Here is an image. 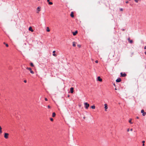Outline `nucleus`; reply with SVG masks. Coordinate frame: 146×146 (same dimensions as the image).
Segmentation results:
<instances>
[{"mask_svg": "<svg viewBox=\"0 0 146 146\" xmlns=\"http://www.w3.org/2000/svg\"><path fill=\"white\" fill-rule=\"evenodd\" d=\"M5 45H6V46L7 47H8L9 46L8 44H5Z\"/></svg>", "mask_w": 146, "mask_h": 146, "instance_id": "27", "label": "nucleus"}, {"mask_svg": "<svg viewBox=\"0 0 146 146\" xmlns=\"http://www.w3.org/2000/svg\"><path fill=\"white\" fill-rule=\"evenodd\" d=\"M46 31L48 32H49L50 31L49 28L48 27H47L46 28Z\"/></svg>", "mask_w": 146, "mask_h": 146, "instance_id": "16", "label": "nucleus"}, {"mask_svg": "<svg viewBox=\"0 0 146 146\" xmlns=\"http://www.w3.org/2000/svg\"><path fill=\"white\" fill-rule=\"evenodd\" d=\"M145 54L146 55V51L145 52Z\"/></svg>", "mask_w": 146, "mask_h": 146, "instance_id": "40", "label": "nucleus"}, {"mask_svg": "<svg viewBox=\"0 0 146 146\" xmlns=\"http://www.w3.org/2000/svg\"><path fill=\"white\" fill-rule=\"evenodd\" d=\"M50 120H51V121H53V118H51L50 119Z\"/></svg>", "mask_w": 146, "mask_h": 146, "instance_id": "29", "label": "nucleus"}, {"mask_svg": "<svg viewBox=\"0 0 146 146\" xmlns=\"http://www.w3.org/2000/svg\"><path fill=\"white\" fill-rule=\"evenodd\" d=\"M29 31H31L32 32L33 31V30L32 29V27H29Z\"/></svg>", "mask_w": 146, "mask_h": 146, "instance_id": "11", "label": "nucleus"}, {"mask_svg": "<svg viewBox=\"0 0 146 146\" xmlns=\"http://www.w3.org/2000/svg\"><path fill=\"white\" fill-rule=\"evenodd\" d=\"M24 82L25 83H26L27 82V81L26 80H24Z\"/></svg>", "mask_w": 146, "mask_h": 146, "instance_id": "34", "label": "nucleus"}, {"mask_svg": "<svg viewBox=\"0 0 146 146\" xmlns=\"http://www.w3.org/2000/svg\"><path fill=\"white\" fill-rule=\"evenodd\" d=\"M91 108L92 109H95V106H91Z\"/></svg>", "mask_w": 146, "mask_h": 146, "instance_id": "18", "label": "nucleus"}, {"mask_svg": "<svg viewBox=\"0 0 146 146\" xmlns=\"http://www.w3.org/2000/svg\"><path fill=\"white\" fill-rule=\"evenodd\" d=\"M77 33H78L77 31H76L75 32H73L72 33L73 35L74 36L76 35Z\"/></svg>", "mask_w": 146, "mask_h": 146, "instance_id": "10", "label": "nucleus"}, {"mask_svg": "<svg viewBox=\"0 0 146 146\" xmlns=\"http://www.w3.org/2000/svg\"><path fill=\"white\" fill-rule=\"evenodd\" d=\"M26 69L29 70L31 74H34V72L32 70V69L31 68L27 67Z\"/></svg>", "mask_w": 146, "mask_h": 146, "instance_id": "1", "label": "nucleus"}, {"mask_svg": "<svg viewBox=\"0 0 146 146\" xmlns=\"http://www.w3.org/2000/svg\"><path fill=\"white\" fill-rule=\"evenodd\" d=\"M30 66H32V67H34V64H33L31 62L30 63Z\"/></svg>", "mask_w": 146, "mask_h": 146, "instance_id": "19", "label": "nucleus"}, {"mask_svg": "<svg viewBox=\"0 0 146 146\" xmlns=\"http://www.w3.org/2000/svg\"><path fill=\"white\" fill-rule=\"evenodd\" d=\"M47 1L48 3V4L49 5H52L53 3L52 2H50V0H47Z\"/></svg>", "mask_w": 146, "mask_h": 146, "instance_id": "12", "label": "nucleus"}, {"mask_svg": "<svg viewBox=\"0 0 146 146\" xmlns=\"http://www.w3.org/2000/svg\"><path fill=\"white\" fill-rule=\"evenodd\" d=\"M3 44H6L5 42H4L3 43Z\"/></svg>", "mask_w": 146, "mask_h": 146, "instance_id": "41", "label": "nucleus"}, {"mask_svg": "<svg viewBox=\"0 0 146 146\" xmlns=\"http://www.w3.org/2000/svg\"><path fill=\"white\" fill-rule=\"evenodd\" d=\"M125 3H128V1H126Z\"/></svg>", "mask_w": 146, "mask_h": 146, "instance_id": "39", "label": "nucleus"}, {"mask_svg": "<svg viewBox=\"0 0 146 146\" xmlns=\"http://www.w3.org/2000/svg\"><path fill=\"white\" fill-rule=\"evenodd\" d=\"M115 90H116L117 89H116V88H115Z\"/></svg>", "mask_w": 146, "mask_h": 146, "instance_id": "43", "label": "nucleus"}, {"mask_svg": "<svg viewBox=\"0 0 146 146\" xmlns=\"http://www.w3.org/2000/svg\"><path fill=\"white\" fill-rule=\"evenodd\" d=\"M136 118H137V119H139V117H138V116H137V117H136Z\"/></svg>", "mask_w": 146, "mask_h": 146, "instance_id": "37", "label": "nucleus"}, {"mask_svg": "<svg viewBox=\"0 0 146 146\" xmlns=\"http://www.w3.org/2000/svg\"><path fill=\"white\" fill-rule=\"evenodd\" d=\"M70 16L72 17H74V13L73 12H71L70 14Z\"/></svg>", "mask_w": 146, "mask_h": 146, "instance_id": "14", "label": "nucleus"}, {"mask_svg": "<svg viewBox=\"0 0 146 146\" xmlns=\"http://www.w3.org/2000/svg\"><path fill=\"white\" fill-rule=\"evenodd\" d=\"M77 46L79 48H80L81 47V45L80 44H78L77 45Z\"/></svg>", "mask_w": 146, "mask_h": 146, "instance_id": "25", "label": "nucleus"}, {"mask_svg": "<svg viewBox=\"0 0 146 146\" xmlns=\"http://www.w3.org/2000/svg\"><path fill=\"white\" fill-rule=\"evenodd\" d=\"M139 0H135V1L136 3H137Z\"/></svg>", "mask_w": 146, "mask_h": 146, "instance_id": "24", "label": "nucleus"}, {"mask_svg": "<svg viewBox=\"0 0 146 146\" xmlns=\"http://www.w3.org/2000/svg\"><path fill=\"white\" fill-rule=\"evenodd\" d=\"M95 62L96 63H98V60H96L95 61Z\"/></svg>", "mask_w": 146, "mask_h": 146, "instance_id": "30", "label": "nucleus"}, {"mask_svg": "<svg viewBox=\"0 0 146 146\" xmlns=\"http://www.w3.org/2000/svg\"><path fill=\"white\" fill-rule=\"evenodd\" d=\"M142 142V143H143L142 145L143 146H145L144 143H145V141H143Z\"/></svg>", "mask_w": 146, "mask_h": 146, "instance_id": "23", "label": "nucleus"}, {"mask_svg": "<svg viewBox=\"0 0 146 146\" xmlns=\"http://www.w3.org/2000/svg\"><path fill=\"white\" fill-rule=\"evenodd\" d=\"M141 112L142 113V115L143 116H145L146 114V112H145L143 110H142Z\"/></svg>", "mask_w": 146, "mask_h": 146, "instance_id": "4", "label": "nucleus"}, {"mask_svg": "<svg viewBox=\"0 0 146 146\" xmlns=\"http://www.w3.org/2000/svg\"><path fill=\"white\" fill-rule=\"evenodd\" d=\"M98 81L100 82H102V79L100 78V76H98Z\"/></svg>", "mask_w": 146, "mask_h": 146, "instance_id": "7", "label": "nucleus"}, {"mask_svg": "<svg viewBox=\"0 0 146 146\" xmlns=\"http://www.w3.org/2000/svg\"><path fill=\"white\" fill-rule=\"evenodd\" d=\"M84 119H85V117H84Z\"/></svg>", "mask_w": 146, "mask_h": 146, "instance_id": "42", "label": "nucleus"}, {"mask_svg": "<svg viewBox=\"0 0 146 146\" xmlns=\"http://www.w3.org/2000/svg\"><path fill=\"white\" fill-rule=\"evenodd\" d=\"M120 10L121 11H123V9H122L121 8L120 9Z\"/></svg>", "mask_w": 146, "mask_h": 146, "instance_id": "28", "label": "nucleus"}, {"mask_svg": "<svg viewBox=\"0 0 146 146\" xmlns=\"http://www.w3.org/2000/svg\"><path fill=\"white\" fill-rule=\"evenodd\" d=\"M105 108V111H106V110L108 109V105L107 104H104Z\"/></svg>", "mask_w": 146, "mask_h": 146, "instance_id": "9", "label": "nucleus"}, {"mask_svg": "<svg viewBox=\"0 0 146 146\" xmlns=\"http://www.w3.org/2000/svg\"><path fill=\"white\" fill-rule=\"evenodd\" d=\"M121 81V79L120 78H118L116 80V82H120Z\"/></svg>", "mask_w": 146, "mask_h": 146, "instance_id": "6", "label": "nucleus"}, {"mask_svg": "<svg viewBox=\"0 0 146 146\" xmlns=\"http://www.w3.org/2000/svg\"><path fill=\"white\" fill-rule=\"evenodd\" d=\"M144 49H146V46L144 47Z\"/></svg>", "mask_w": 146, "mask_h": 146, "instance_id": "36", "label": "nucleus"}, {"mask_svg": "<svg viewBox=\"0 0 146 146\" xmlns=\"http://www.w3.org/2000/svg\"><path fill=\"white\" fill-rule=\"evenodd\" d=\"M9 135V133H5L4 134V137L5 139H7L8 138Z\"/></svg>", "mask_w": 146, "mask_h": 146, "instance_id": "3", "label": "nucleus"}, {"mask_svg": "<svg viewBox=\"0 0 146 146\" xmlns=\"http://www.w3.org/2000/svg\"><path fill=\"white\" fill-rule=\"evenodd\" d=\"M45 101H47L48 100H47V98H45Z\"/></svg>", "mask_w": 146, "mask_h": 146, "instance_id": "32", "label": "nucleus"}, {"mask_svg": "<svg viewBox=\"0 0 146 146\" xmlns=\"http://www.w3.org/2000/svg\"><path fill=\"white\" fill-rule=\"evenodd\" d=\"M131 120H132V119H130L129 120V122L131 124H132L133 123L131 122Z\"/></svg>", "mask_w": 146, "mask_h": 146, "instance_id": "22", "label": "nucleus"}, {"mask_svg": "<svg viewBox=\"0 0 146 146\" xmlns=\"http://www.w3.org/2000/svg\"><path fill=\"white\" fill-rule=\"evenodd\" d=\"M40 7H38V8H37V11H40Z\"/></svg>", "mask_w": 146, "mask_h": 146, "instance_id": "20", "label": "nucleus"}, {"mask_svg": "<svg viewBox=\"0 0 146 146\" xmlns=\"http://www.w3.org/2000/svg\"><path fill=\"white\" fill-rule=\"evenodd\" d=\"M55 115H56V114H55V113L53 112L52 114V116L53 117H55Z\"/></svg>", "mask_w": 146, "mask_h": 146, "instance_id": "17", "label": "nucleus"}, {"mask_svg": "<svg viewBox=\"0 0 146 146\" xmlns=\"http://www.w3.org/2000/svg\"><path fill=\"white\" fill-rule=\"evenodd\" d=\"M129 129H127V132H129Z\"/></svg>", "mask_w": 146, "mask_h": 146, "instance_id": "33", "label": "nucleus"}, {"mask_svg": "<svg viewBox=\"0 0 146 146\" xmlns=\"http://www.w3.org/2000/svg\"><path fill=\"white\" fill-rule=\"evenodd\" d=\"M53 55L54 56H56V55L55 54V53H53Z\"/></svg>", "mask_w": 146, "mask_h": 146, "instance_id": "26", "label": "nucleus"}, {"mask_svg": "<svg viewBox=\"0 0 146 146\" xmlns=\"http://www.w3.org/2000/svg\"><path fill=\"white\" fill-rule=\"evenodd\" d=\"M2 133V128L1 126H0V134H1Z\"/></svg>", "mask_w": 146, "mask_h": 146, "instance_id": "21", "label": "nucleus"}, {"mask_svg": "<svg viewBox=\"0 0 146 146\" xmlns=\"http://www.w3.org/2000/svg\"><path fill=\"white\" fill-rule=\"evenodd\" d=\"M120 74L121 76L122 77H125L126 76V74L125 73L123 74V73L121 72L120 73Z\"/></svg>", "mask_w": 146, "mask_h": 146, "instance_id": "5", "label": "nucleus"}, {"mask_svg": "<svg viewBox=\"0 0 146 146\" xmlns=\"http://www.w3.org/2000/svg\"><path fill=\"white\" fill-rule=\"evenodd\" d=\"M84 105L85 106V108H86L87 109L89 107L90 105L89 104H88L87 102H85L84 103Z\"/></svg>", "mask_w": 146, "mask_h": 146, "instance_id": "2", "label": "nucleus"}, {"mask_svg": "<svg viewBox=\"0 0 146 146\" xmlns=\"http://www.w3.org/2000/svg\"><path fill=\"white\" fill-rule=\"evenodd\" d=\"M128 41H129V42L130 43H133V40H130V38H128Z\"/></svg>", "mask_w": 146, "mask_h": 146, "instance_id": "13", "label": "nucleus"}, {"mask_svg": "<svg viewBox=\"0 0 146 146\" xmlns=\"http://www.w3.org/2000/svg\"><path fill=\"white\" fill-rule=\"evenodd\" d=\"M55 52H56V51H53V53H54Z\"/></svg>", "mask_w": 146, "mask_h": 146, "instance_id": "35", "label": "nucleus"}, {"mask_svg": "<svg viewBox=\"0 0 146 146\" xmlns=\"http://www.w3.org/2000/svg\"><path fill=\"white\" fill-rule=\"evenodd\" d=\"M130 131H133V129H130Z\"/></svg>", "mask_w": 146, "mask_h": 146, "instance_id": "38", "label": "nucleus"}, {"mask_svg": "<svg viewBox=\"0 0 146 146\" xmlns=\"http://www.w3.org/2000/svg\"><path fill=\"white\" fill-rule=\"evenodd\" d=\"M48 108H50V106L49 105L48 106Z\"/></svg>", "mask_w": 146, "mask_h": 146, "instance_id": "31", "label": "nucleus"}, {"mask_svg": "<svg viewBox=\"0 0 146 146\" xmlns=\"http://www.w3.org/2000/svg\"><path fill=\"white\" fill-rule=\"evenodd\" d=\"M70 92L71 93H73L74 92V88L73 87H71L70 89Z\"/></svg>", "mask_w": 146, "mask_h": 146, "instance_id": "8", "label": "nucleus"}, {"mask_svg": "<svg viewBox=\"0 0 146 146\" xmlns=\"http://www.w3.org/2000/svg\"><path fill=\"white\" fill-rule=\"evenodd\" d=\"M76 46V42H73V46L74 47L75 46Z\"/></svg>", "mask_w": 146, "mask_h": 146, "instance_id": "15", "label": "nucleus"}]
</instances>
